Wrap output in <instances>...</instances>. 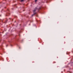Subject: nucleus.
<instances>
[{"label":"nucleus","instance_id":"nucleus-1","mask_svg":"<svg viewBox=\"0 0 73 73\" xmlns=\"http://www.w3.org/2000/svg\"><path fill=\"white\" fill-rule=\"evenodd\" d=\"M37 8L36 7L35 8V9L33 11V13H34V14L32 15V17H33V16H34L35 15H36V13H35V12H36V9H37Z\"/></svg>","mask_w":73,"mask_h":73},{"label":"nucleus","instance_id":"nucleus-2","mask_svg":"<svg viewBox=\"0 0 73 73\" xmlns=\"http://www.w3.org/2000/svg\"><path fill=\"white\" fill-rule=\"evenodd\" d=\"M24 0H21V2H23Z\"/></svg>","mask_w":73,"mask_h":73},{"label":"nucleus","instance_id":"nucleus-3","mask_svg":"<svg viewBox=\"0 0 73 73\" xmlns=\"http://www.w3.org/2000/svg\"><path fill=\"white\" fill-rule=\"evenodd\" d=\"M37 0H35V1L36 2H37Z\"/></svg>","mask_w":73,"mask_h":73},{"label":"nucleus","instance_id":"nucleus-4","mask_svg":"<svg viewBox=\"0 0 73 73\" xmlns=\"http://www.w3.org/2000/svg\"><path fill=\"white\" fill-rule=\"evenodd\" d=\"M0 16H1V15H0Z\"/></svg>","mask_w":73,"mask_h":73}]
</instances>
